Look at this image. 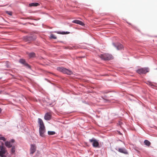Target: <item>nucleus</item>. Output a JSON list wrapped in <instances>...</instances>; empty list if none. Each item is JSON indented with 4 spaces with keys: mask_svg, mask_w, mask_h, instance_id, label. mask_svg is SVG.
<instances>
[{
    "mask_svg": "<svg viewBox=\"0 0 157 157\" xmlns=\"http://www.w3.org/2000/svg\"><path fill=\"white\" fill-rule=\"evenodd\" d=\"M54 33H57L59 34L65 35L67 34L70 33V32L68 31H56L54 32Z\"/></svg>",
    "mask_w": 157,
    "mask_h": 157,
    "instance_id": "nucleus-16",
    "label": "nucleus"
},
{
    "mask_svg": "<svg viewBox=\"0 0 157 157\" xmlns=\"http://www.w3.org/2000/svg\"><path fill=\"white\" fill-rule=\"evenodd\" d=\"M100 58L104 60H109L112 58V56L109 54H104L101 55Z\"/></svg>",
    "mask_w": 157,
    "mask_h": 157,
    "instance_id": "nucleus-5",
    "label": "nucleus"
},
{
    "mask_svg": "<svg viewBox=\"0 0 157 157\" xmlns=\"http://www.w3.org/2000/svg\"><path fill=\"white\" fill-rule=\"evenodd\" d=\"M30 153L33 154L36 151V148L34 144H31L30 149Z\"/></svg>",
    "mask_w": 157,
    "mask_h": 157,
    "instance_id": "nucleus-14",
    "label": "nucleus"
},
{
    "mask_svg": "<svg viewBox=\"0 0 157 157\" xmlns=\"http://www.w3.org/2000/svg\"><path fill=\"white\" fill-rule=\"evenodd\" d=\"M56 133L55 131H48V134L49 135H54Z\"/></svg>",
    "mask_w": 157,
    "mask_h": 157,
    "instance_id": "nucleus-21",
    "label": "nucleus"
},
{
    "mask_svg": "<svg viewBox=\"0 0 157 157\" xmlns=\"http://www.w3.org/2000/svg\"><path fill=\"white\" fill-rule=\"evenodd\" d=\"M45 79L46 80H47V78H45Z\"/></svg>",
    "mask_w": 157,
    "mask_h": 157,
    "instance_id": "nucleus-34",
    "label": "nucleus"
},
{
    "mask_svg": "<svg viewBox=\"0 0 157 157\" xmlns=\"http://www.w3.org/2000/svg\"><path fill=\"white\" fill-rule=\"evenodd\" d=\"M102 97H104V98H107V96L106 95H104V96H103Z\"/></svg>",
    "mask_w": 157,
    "mask_h": 157,
    "instance_id": "nucleus-29",
    "label": "nucleus"
},
{
    "mask_svg": "<svg viewBox=\"0 0 157 157\" xmlns=\"http://www.w3.org/2000/svg\"><path fill=\"white\" fill-rule=\"evenodd\" d=\"M19 62L20 63L24 65L26 68L30 69L31 66H30L26 61L25 60L23 59H19Z\"/></svg>",
    "mask_w": 157,
    "mask_h": 157,
    "instance_id": "nucleus-7",
    "label": "nucleus"
},
{
    "mask_svg": "<svg viewBox=\"0 0 157 157\" xmlns=\"http://www.w3.org/2000/svg\"><path fill=\"white\" fill-rule=\"evenodd\" d=\"M145 145L149 146L151 145V142L147 140H145L144 141Z\"/></svg>",
    "mask_w": 157,
    "mask_h": 157,
    "instance_id": "nucleus-19",
    "label": "nucleus"
},
{
    "mask_svg": "<svg viewBox=\"0 0 157 157\" xmlns=\"http://www.w3.org/2000/svg\"><path fill=\"white\" fill-rule=\"evenodd\" d=\"M50 36V38L51 39H56L57 38V37L55 36L53 34H51Z\"/></svg>",
    "mask_w": 157,
    "mask_h": 157,
    "instance_id": "nucleus-24",
    "label": "nucleus"
},
{
    "mask_svg": "<svg viewBox=\"0 0 157 157\" xmlns=\"http://www.w3.org/2000/svg\"><path fill=\"white\" fill-rule=\"evenodd\" d=\"M11 149L10 152L11 154H14L15 152L16 148L14 145H13Z\"/></svg>",
    "mask_w": 157,
    "mask_h": 157,
    "instance_id": "nucleus-18",
    "label": "nucleus"
},
{
    "mask_svg": "<svg viewBox=\"0 0 157 157\" xmlns=\"http://www.w3.org/2000/svg\"><path fill=\"white\" fill-rule=\"evenodd\" d=\"M38 122L40 125V127H44V126L43 122L41 118H38Z\"/></svg>",
    "mask_w": 157,
    "mask_h": 157,
    "instance_id": "nucleus-15",
    "label": "nucleus"
},
{
    "mask_svg": "<svg viewBox=\"0 0 157 157\" xmlns=\"http://www.w3.org/2000/svg\"><path fill=\"white\" fill-rule=\"evenodd\" d=\"M40 4L37 2H32L29 4V5L30 6H36L39 5Z\"/></svg>",
    "mask_w": 157,
    "mask_h": 157,
    "instance_id": "nucleus-17",
    "label": "nucleus"
},
{
    "mask_svg": "<svg viewBox=\"0 0 157 157\" xmlns=\"http://www.w3.org/2000/svg\"><path fill=\"white\" fill-rule=\"evenodd\" d=\"M6 152V148L4 146V143L3 142L0 143V156L1 157H6L4 156V154Z\"/></svg>",
    "mask_w": 157,
    "mask_h": 157,
    "instance_id": "nucleus-4",
    "label": "nucleus"
},
{
    "mask_svg": "<svg viewBox=\"0 0 157 157\" xmlns=\"http://www.w3.org/2000/svg\"><path fill=\"white\" fill-rule=\"evenodd\" d=\"M72 23L79 24L82 26L84 25V24L82 21L77 20H74L72 22Z\"/></svg>",
    "mask_w": 157,
    "mask_h": 157,
    "instance_id": "nucleus-11",
    "label": "nucleus"
},
{
    "mask_svg": "<svg viewBox=\"0 0 157 157\" xmlns=\"http://www.w3.org/2000/svg\"><path fill=\"white\" fill-rule=\"evenodd\" d=\"M118 151L120 152L125 155H127L128 154V152L127 150L124 148H118Z\"/></svg>",
    "mask_w": 157,
    "mask_h": 157,
    "instance_id": "nucleus-10",
    "label": "nucleus"
},
{
    "mask_svg": "<svg viewBox=\"0 0 157 157\" xmlns=\"http://www.w3.org/2000/svg\"><path fill=\"white\" fill-rule=\"evenodd\" d=\"M130 25V24L129 23L127 22Z\"/></svg>",
    "mask_w": 157,
    "mask_h": 157,
    "instance_id": "nucleus-33",
    "label": "nucleus"
},
{
    "mask_svg": "<svg viewBox=\"0 0 157 157\" xmlns=\"http://www.w3.org/2000/svg\"><path fill=\"white\" fill-rule=\"evenodd\" d=\"M29 56L30 58H33L36 56L35 54L33 52H32L29 53Z\"/></svg>",
    "mask_w": 157,
    "mask_h": 157,
    "instance_id": "nucleus-20",
    "label": "nucleus"
},
{
    "mask_svg": "<svg viewBox=\"0 0 157 157\" xmlns=\"http://www.w3.org/2000/svg\"><path fill=\"white\" fill-rule=\"evenodd\" d=\"M10 141L12 144V143H14L15 142V140L13 139L10 140Z\"/></svg>",
    "mask_w": 157,
    "mask_h": 157,
    "instance_id": "nucleus-27",
    "label": "nucleus"
},
{
    "mask_svg": "<svg viewBox=\"0 0 157 157\" xmlns=\"http://www.w3.org/2000/svg\"><path fill=\"white\" fill-rule=\"evenodd\" d=\"M101 98L104 100V101L105 102H110L109 99L105 98L103 97H101Z\"/></svg>",
    "mask_w": 157,
    "mask_h": 157,
    "instance_id": "nucleus-23",
    "label": "nucleus"
},
{
    "mask_svg": "<svg viewBox=\"0 0 157 157\" xmlns=\"http://www.w3.org/2000/svg\"><path fill=\"white\" fill-rule=\"evenodd\" d=\"M49 105H52V103H50L49 104Z\"/></svg>",
    "mask_w": 157,
    "mask_h": 157,
    "instance_id": "nucleus-31",
    "label": "nucleus"
},
{
    "mask_svg": "<svg viewBox=\"0 0 157 157\" xmlns=\"http://www.w3.org/2000/svg\"><path fill=\"white\" fill-rule=\"evenodd\" d=\"M59 42H61V43H63V42L62 41H59Z\"/></svg>",
    "mask_w": 157,
    "mask_h": 157,
    "instance_id": "nucleus-32",
    "label": "nucleus"
},
{
    "mask_svg": "<svg viewBox=\"0 0 157 157\" xmlns=\"http://www.w3.org/2000/svg\"><path fill=\"white\" fill-rule=\"evenodd\" d=\"M57 70L63 74L67 75H71L73 74V73L71 71L63 67H58Z\"/></svg>",
    "mask_w": 157,
    "mask_h": 157,
    "instance_id": "nucleus-2",
    "label": "nucleus"
},
{
    "mask_svg": "<svg viewBox=\"0 0 157 157\" xmlns=\"http://www.w3.org/2000/svg\"><path fill=\"white\" fill-rule=\"evenodd\" d=\"M36 39V37L35 35H28L24 36L23 37V40L25 42L30 43L35 40Z\"/></svg>",
    "mask_w": 157,
    "mask_h": 157,
    "instance_id": "nucleus-1",
    "label": "nucleus"
},
{
    "mask_svg": "<svg viewBox=\"0 0 157 157\" xmlns=\"http://www.w3.org/2000/svg\"><path fill=\"white\" fill-rule=\"evenodd\" d=\"M6 138L3 136L0 137V140H3V141L6 140Z\"/></svg>",
    "mask_w": 157,
    "mask_h": 157,
    "instance_id": "nucleus-26",
    "label": "nucleus"
},
{
    "mask_svg": "<svg viewBox=\"0 0 157 157\" xmlns=\"http://www.w3.org/2000/svg\"><path fill=\"white\" fill-rule=\"evenodd\" d=\"M112 44L117 50H120L123 48V45L119 43H113Z\"/></svg>",
    "mask_w": 157,
    "mask_h": 157,
    "instance_id": "nucleus-8",
    "label": "nucleus"
},
{
    "mask_svg": "<svg viewBox=\"0 0 157 157\" xmlns=\"http://www.w3.org/2000/svg\"><path fill=\"white\" fill-rule=\"evenodd\" d=\"M89 141L92 143V145L94 147L100 148L101 147V146L99 144L98 141L94 137L92 138L91 139H89Z\"/></svg>",
    "mask_w": 157,
    "mask_h": 157,
    "instance_id": "nucleus-3",
    "label": "nucleus"
},
{
    "mask_svg": "<svg viewBox=\"0 0 157 157\" xmlns=\"http://www.w3.org/2000/svg\"><path fill=\"white\" fill-rule=\"evenodd\" d=\"M2 111V109L1 108H0V113Z\"/></svg>",
    "mask_w": 157,
    "mask_h": 157,
    "instance_id": "nucleus-30",
    "label": "nucleus"
},
{
    "mask_svg": "<svg viewBox=\"0 0 157 157\" xmlns=\"http://www.w3.org/2000/svg\"><path fill=\"white\" fill-rule=\"evenodd\" d=\"M149 70L147 68H141L136 71V72L140 75L145 74Z\"/></svg>",
    "mask_w": 157,
    "mask_h": 157,
    "instance_id": "nucleus-6",
    "label": "nucleus"
},
{
    "mask_svg": "<svg viewBox=\"0 0 157 157\" xmlns=\"http://www.w3.org/2000/svg\"><path fill=\"white\" fill-rule=\"evenodd\" d=\"M146 83L148 85L151 86V87H155L154 85L150 81H147Z\"/></svg>",
    "mask_w": 157,
    "mask_h": 157,
    "instance_id": "nucleus-22",
    "label": "nucleus"
},
{
    "mask_svg": "<svg viewBox=\"0 0 157 157\" xmlns=\"http://www.w3.org/2000/svg\"><path fill=\"white\" fill-rule=\"evenodd\" d=\"M39 129L40 135L42 137H45V135L44 134L45 132V126L44 127H40Z\"/></svg>",
    "mask_w": 157,
    "mask_h": 157,
    "instance_id": "nucleus-9",
    "label": "nucleus"
},
{
    "mask_svg": "<svg viewBox=\"0 0 157 157\" xmlns=\"http://www.w3.org/2000/svg\"><path fill=\"white\" fill-rule=\"evenodd\" d=\"M110 92V91H105L104 92V93H106V94H107V93H108Z\"/></svg>",
    "mask_w": 157,
    "mask_h": 157,
    "instance_id": "nucleus-28",
    "label": "nucleus"
},
{
    "mask_svg": "<svg viewBox=\"0 0 157 157\" xmlns=\"http://www.w3.org/2000/svg\"><path fill=\"white\" fill-rule=\"evenodd\" d=\"M51 116L48 113H46L44 116V119L46 120H49L51 119Z\"/></svg>",
    "mask_w": 157,
    "mask_h": 157,
    "instance_id": "nucleus-13",
    "label": "nucleus"
},
{
    "mask_svg": "<svg viewBox=\"0 0 157 157\" xmlns=\"http://www.w3.org/2000/svg\"><path fill=\"white\" fill-rule=\"evenodd\" d=\"M5 145L8 148H11L13 145L10 141H8L5 142Z\"/></svg>",
    "mask_w": 157,
    "mask_h": 157,
    "instance_id": "nucleus-12",
    "label": "nucleus"
},
{
    "mask_svg": "<svg viewBox=\"0 0 157 157\" xmlns=\"http://www.w3.org/2000/svg\"><path fill=\"white\" fill-rule=\"evenodd\" d=\"M6 13L7 14H8L10 16H12V13L11 12L7 11H6Z\"/></svg>",
    "mask_w": 157,
    "mask_h": 157,
    "instance_id": "nucleus-25",
    "label": "nucleus"
}]
</instances>
